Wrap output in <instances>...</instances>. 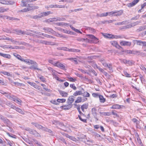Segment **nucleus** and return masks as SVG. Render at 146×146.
<instances>
[{"instance_id":"49530a36","label":"nucleus","mask_w":146,"mask_h":146,"mask_svg":"<svg viewBox=\"0 0 146 146\" xmlns=\"http://www.w3.org/2000/svg\"><path fill=\"white\" fill-rule=\"evenodd\" d=\"M126 22V21H123L121 22H119L118 23H115V25H125L126 24L125 23Z\"/></svg>"},{"instance_id":"473e14b6","label":"nucleus","mask_w":146,"mask_h":146,"mask_svg":"<svg viewBox=\"0 0 146 146\" xmlns=\"http://www.w3.org/2000/svg\"><path fill=\"white\" fill-rule=\"evenodd\" d=\"M83 94L82 91H76L74 94L73 95L74 96H77L78 95H82Z\"/></svg>"},{"instance_id":"864d4df0","label":"nucleus","mask_w":146,"mask_h":146,"mask_svg":"<svg viewBox=\"0 0 146 146\" xmlns=\"http://www.w3.org/2000/svg\"><path fill=\"white\" fill-rule=\"evenodd\" d=\"M44 36H45V37H47V38H55V37L46 34H44Z\"/></svg>"},{"instance_id":"603ef678","label":"nucleus","mask_w":146,"mask_h":146,"mask_svg":"<svg viewBox=\"0 0 146 146\" xmlns=\"http://www.w3.org/2000/svg\"><path fill=\"white\" fill-rule=\"evenodd\" d=\"M8 19L9 20H13V17H10V16H7V15H5L4 16V19Z\"/></svg>"},{"instance_id":"8fccbe9b","label":"nucleus","mask_w":146,"mask_h":146,"mask_svg":"<svg viewBox=\"0 0 146 146\" xmlns=\"http://www.w3.org/2000/svg\"><path fill=\"white\" fill-rule=\"evenodd\" d=\"M59 141H60L62 142V143H65L66 144V143L65 141V139L62 137H60L59 138Z\"/></svg>"},{"instance_id":"79ce46f5","label":"nucleus","mask_w":146,"mask_h":146,"mask_svg":"<svg viewBox=\"0 0 146 146\" xmlns=\"http://www.w3.org/2000/svg\"><path fill=\"white\" fill-rule=\"evenodd\" d=\"M78 117H79V119L82 121L86 123L87 122V119H82L81 116L79 115H78Z\"/></svg>"},{"instance_id":"6e6d98bb","label":"nucleus","mask_w":146,"mask_h":146,"mask_svg":"<svg viewBox=\"0 0 146 146\" xmlns=\"http://www.w3.org/2000/svg\"><path fill=\"white\" fill-rule=\"evenodd\" d=\"M50 102L56 105H58L59 104V103H58V102H57V101L56 100H52L50 101Z\"/></svg>"},{"instance_id":"4c0bfd02","label":"nucleus","mask_w":146,"mask_h":146,"mask_svg":"<svg viewBox=\"0 0 146 146\" xmlns=\"http://www.w3.org/2000/svg\"><path fill=\"white\" fill-rule=\"evenodd\" d=\"M42 16L40 13L38 14V15H35L33 17V19H39L41 18Z\"/></svg>"},{"instance_id":"c9c22d12","label":"nucleus","mask_w":146,"mask_h":146,"mask_svg":"<svg viewBox=\"0 0 146 146\" xmlns=\"http://www.w3.org/2000/svg\"><path fill=\"white\" fill-rule=\"evenodd\" d=\"M3 122L5 123V124H9L10 123V121L9 120L7 119L6 117H5L4 119L2 120Z\"/></svg>"},{"instance_id":"cd10ccee","label":"nucleus","mask_w":146,"mask_h":146,"mask_svg":"<svg viewBox=\"0 0 146 146\" xmlns=\"http://www.w3.org/2000/svg\"><path fill=\"white\" fill-rule=\"evenodd\" d=\"M41 14V15L42 16V17H46V16L48 15H49V14L51 13V12L50 11H47V12H43L41 13H40Z\"/></svg>"},{"instance_id":"680f3d73","label":"nucleus","mask_w":146,"mask_h":146,"mask_svg":"<svg viewBox=\"0 0 146 146\" xmlns=\"http://www.w3.org/2000/svg\"><path fill=\"white\" fill-rule=\"evenodd\" d=\"M13 84H15L16 86H22L23 85V84L21 83L18 82H13Z\"/></svg>"},{"instance_id":"f3484780","label":"nucleus","mask_w":146,"mask_h":146,"mask_svg":"<svg viewBox=\"0 0 146 146\" xmlns=\"http://www.w3.org/2000/svg\"><path fill=\"white\" fill-rule=\"evenodd\" d=\"M25 130L28 131L31 134L34 135L36 130L33 129H31L29 127H26L25 128Z\"/></svg>"},{"instance_id":"de8ad7c7","label":"nucleus","mask_w":146,"mask_h":146,"mask_svg":"<svg viewBox=\"0 0 146 146\" xmlns=\"http://www.w3.org/2000/svg\"><path fill=\"white\" fill-rule=\"evenodd\" d=\"M106 36L107 37L110 38H115L114 35L109 34H107V35Z\"/></svg>"},{"instance_id":"4d7b16f0","label":"nucleus","mask_w":146,"mask_h":146,"mask_svg":"<svg viewBox=\"0 0 146 146\" xmlns=\"http://www.w3.org/2000/svg\"><path fill=\"white\" fill-rule=\"evenodd\" d=\"M15 3V2L13 1H7V4L12 5L14 4Z\"/></svg>"},{"instance_id":"69168bd1","label":"nucleus","mask_w":146,"mask_h":146,"mask_svg":"<svg viewBox=\"0 0 146 146\" xmlns=\"http://www.w3.org/2000/svg\"><path fill=\"white\" fill-rule=\"evenodd\" d=\"M67 78L69 79L70 81L73 82H74L76 80V79H74L73 78L69 76L67 77Z\"/></svg>"},{"instance_id":"c03bdc74","label":"nucleus","mask_w":146,"mask_h":146,"mask_svg":"<svg viewBox=\"0 0 146 146\" xmlns=\"http://www.w3.org/2000/svg\"><path fill=\"white\" fill-rule=\"evenodd\" d=\"M107 67H108V68L109 70H110L111 71H112V64H108L107 66Z\"/></svg>"},{"instance_id":"20e7f679","label":"nucleus","mask_w":146,"mask_h":146,"mask_svg":"<svg viewBox=\"0 0 146 146\" xmlns=\"http://www.w3.org/2000/svg\"><path fill=\"white\" fill-rule=\"evenodd\" d=\"M122 62L124 63L128 64L129 66H132L135 62L134 61L132 60H127L125 59L123 60Z\"/></svg>"},{"instance_id":"c85d7f7f","label":"nucleus","mask_w":146,"mask_h":146,"mask_svg":"<svg viewBox=\"0 0 146 146\" xmlns=\"http://www.w3.org/2000/svg\"><path fill=\"white\" fill-rule=\"evenodd\" d=\"M145 29H146V25H145L139 27V29L137 30L136 31L137 32H139L143 31Z\"/></svg>"},{"instance_id":"3c124183","label":"nucleus","mask_w":146,"mask_h":146,"mask_svg":"<svg viewBox=\"0 0 146 146\" xmlns=\"http://www.w3.org/2000/svg\"><path fill=\"white\" fill-rule=\"evenodd\" d=\"M124 73L125 76L127 77H131V75L128 74L127 72L126 71H124Z\"/></svg>"},{"instance_id":"dca6fc26","label":"nucleus","mask_w":146,"mask_h":146,"mask_svg":"<svg viewBox=\"0 0 146 146\" xmlns=\"http://www.w3.org/2000/svg\"><path fill=\"white\" fill-rule=\"evenodd\" d=\"M15 32H16L17 34L19 35H29V34H27L26 33V32L23 31L21 30H20L18 29H15Z\"/></svg>"},{"instance_id":"f704fd0d","label":"nucleus","mask_w":146,"mask_h":146,"mask_svg":"<svg viewBox=\"0 0 146 146\" xmlns=\"http://www.w3.org/2000/svg\"><path fill=\"white\" fill-rule=\"evenodd\" d=\"M42 130L50 133H52V131L51 130L44 127H43Z\"/></svg>"},{"instance_id":"58836bf2","label":"nucleus","mask_w":146,"mask_h":146,"mask_svg":"<svg viewBox=\"0 0 146 146\" xmlns=\"http://www.w3.org/2000/svg\"><path fill=\"white\" fill-rule=\"evenodd\" d=\"M0 73L4 75H7L8 76H11L9 72L6 71H2L0 72Z\"/></svg>"},{"instance_id":"423d86ee","label":"nucleus","mask_w":146,"mask_h":146,"mask_svg":"<svg viewBox=\"0 0 146 146\" xmlns=\"http://www.w3.org/2000/svg\"><path fill=\"white\" fill-rule=\"evenodd\" d=\"M124 107V106L123 105H119L118 104H115L113 105L110 108L112 109H121Z\"/></svg>"},{"instance_id":"052dcab7","label":"nucleus","mask_w":146,"mask_h":146,"mask_svg":"<svg viewBox=\"0 0 146 146\" xmlns=\"http://www.w3.org/2000/svg\"><path fill=\"white\" fill-rule=\"evenodd\" d=\"M52 74L53 76L54 77V78L57 80L58 81H60V80H59V77H58L55 73H53Z\"/></svg>"},{"instance_id":"5fc2aeb1","label":"nucleus","mask_w":146,"mask_h":146,"mask_svg":"<svg viewBox=\"0 0 146 146\" xmlns=\"http://www.w3.org/2000/svg\"><path fill=\"white\" fill-rule=\"evenodd\" d=\"M31 31V32H33L36 34L39 35H42L44 36V35H44V34L43 33H42L38 32H37V31H32V30Z\"/></svg>"},{"instance_id":"37998d69","label":"nucleus","mask_w":146,"mask_h":146,"mask_svg":"<svg viewBox=\"0 0 146 146\" xmlns=\"http://www.w3.org/2000/svg\"><path fill=\"white\" fill-rule=\"evenodd\" d=\"M82 98L80 97H78L75 101V102L76 103H80L82 102Z\"/></svg>"},{"instance_id":"aec40b11","label":"nucleus","mask_w":146,"mask_h":146,"mask_svg":"<svg viewBox=\"0 0 146 146\" xmlns=\"http://www.w3.org/2000/svg\"><path fill=\"white\" fill-rule=\"evenodd\" d=\"M13 55L15 57H16V58L18 60H21V61H23L24 59L19 55L18 54L16 53H14Z\"/></svg>"},{"instance_id":"13d9d810","label":"nucleus","mask_w":146,"mask_h":146,"mask_svg":"<svg viewBox=\"0 0 146 146\" xmlns=\"http://www.w3.org/2000/svg\"><path fill=\"white\" fill-rule=\"evenodd\" d=\"M9 99H12L14 101H15V100H16V97L13 95H10L9 97Z\"/></svg>"},{"instance_id":"9d476101","label":"nucleus","mask_w":146,"mask_h":146,"mask_svg":"<svg viewBox=\"0 0 146 146\" xmlns=\"http://www.w3.org/2000/svg\"><path fill=\"white\" fill-rule=\"evenodd\" d=\"M55 66L62 70L65 69V66L64 65L58 62H57L55 63Z\"/></svg>"},{"instance_id":"b1692460","label":"nucleus","mask_w":146,"mask_h":146,"mask_svg":"<svg viewBox=\"0 0 146 146\" xmlns=\"http://www.w3.org/2000/svg\"><path fill=\"white\" fill-rule=\"evenodd\" d=\"M27 9L28 11H30L32 10H34L36 9H38V7L35 6H28Z\"/></svg>"},{"instance_id":"a19ab883","label":"nucleus","mask_w":146,"mask_h":146,"mask_svg":"<svg viewBox=\"0 0 146 146\" xmlns=\"http://www.w3.org/2000/svg\"><path fill=\"white\" fill-rule=\"evenodd\" d=\"M7 83L6 82H4L3 80H0V85L6 86L7 85Z\"/></svg>"},{"instance_id":"a878e982","label":"nucleus","mask_w":146,"mask_h":146,"mask_svg":"<svg viewBox=\"0 0 146 146\" xmlns=\"http://www.w3.org/2000/svg\"><path fill=\"white\" fill-rule=\"evenodd\" d=\"M0 56L8 59H9L11 57V56L10 54H3L1 52H0Z\"/></svg>"},{"instance_id":"bb28decb","label":"nucleus","mask_w":146,"mask_h":146,"mask_svg":"<svg viewBox=\"0 0 146 146\" xmlns=\"http://www.w3.org/2000/svg\"><path fill=\"white\" fill-rule=\"evenodd\" d=\"M81 90L83 92H84V93H83L82 94L83 96L87 97H90V94L89 93L84 92V90L82 88H81Z\"/></svg>"},{"instance_id":"1a4fd4ad","label":"nucleus","mask_w":146,"mask_h":146,"mask_svg":"<svg viewBox=\"0 0 146 146\" xmlns=\"http://www.w3.org/2000/svg\"><path fill=\"white\" fill-rule=\"evenodd\" d=\"M110 43L111 45L113 46H115L116 48L120 49V48H122V47L116 41H111L110 42Z\"/></svg>"},{"instance_id":"f8f14e48","label":"nucleus","mask_w":146,"mask_h":146,"mask_svg":"<svg viewBox=\"0 0 146 146\" xmlns=\"http://www.w3.org/2000/svg\"><path fill=\"white\" fill-rule=\"evenodd\" d=\"M92 114L94 116V117L95 119H96L97 120H98V119L97 117V110L95 108H93L92 109Z\"/></svg>"},{"instance_id":"72a5a7b5","label":"nucleus","mask_w":146,"mask_h":146,"mask_svg":"<svg viewBox=\"0 0 146 146\" xmlns=\"http://www.w3.org/2000/svg\"><path fill=\"white\" fill-rule=\"evenodd\" d=\"M9 10V8L5 9L4 8L2 7H0V12L4 13L5 11H7Z\"/></svg>"},{"instance_id":"2eb2a0df","label":"nucleus","mask_w":146,"mask_h":146,"mask_svg":"<svg viewBox=\"0 0 146 146\" xmlns=\"http://www.w3.org/2000/svg\"><path fill=\"white\" fill-rule=\"evenodd\" d=\"M74 96H69L67 100V104H72L74 100Z\"/></svg>"},{"instance_id":"6ab92c4d","label":"nucleus","mask_w":146,"mask_h":146,"mask_svg":"<svg viewBox=\"0 0 146 146\" xmlns=\"http://www.w3.org/2000/svg\"><path fill=\"white\" fill-rule=\"evenodd\" d=\"M31 124L34 125L36 127L39 129H42L43 127L41 125L38 124L36 123H31Z\"/></svg>"},{"instance_id":"f03ea898","label":"nucleus","mask_w":146,"mask_h":146,"mask_svg":"<svg viewBox=\"0 0 146 146\" xmlns=\"http://www.w3.org/2000/svg\"><path fill=\"white\" fill-rule=\"evenodd\" d=\"M62 50L65 51H68L70 52H80V50L79 49H75L74 48L69 49L68 48L65 47H62Z\"/></svg>"},{"instance_id":"0e129e2a","label":"nucleus","mask_w":146,"mask_h":146,"mask_svg":"<svg viewBox=\"0 0 146 146\" xmlns=\"http://www.w3.org/2000/svg\"><path fill=\"white\" fill-rule=\"evenodd\" d=\"M130 27L129 25L124 26L121 29H129Z\"/></svg>"},{"instance_id":"412c9836","label":"nucleus","mask_w":146,"mask_h":146,"mask_svg":"<svg viewBox=\"0 0 146 146\" xmlns=\"http://www.w3.org/2000/svg\"><path fill=\"white\" fill-rule=\"evenodd\" d=\"M23 62H25L26 63H28L29 65L30 64L32 65L35 61H34L32 60L29 59H24Z\"/></svg>"},{"instance_id":"393cba45","label":"nucleus","mask_w":146,"mask_h":146,"mask_svg":"<svg viewBox=\"0 0 146 146\" xmlns=\"http://www.w3.org/2000/svg\"><path fill=\"white\" fill-rule=\"evenodd\" d=\"M68 60L71 61L72 62H74L75 64H78L77 58H68Z\"/></svg>"},{"instance_id":"774afa93","label":"nucleus","mask_w":146,"mask_h":146,"mask_svg":"<svg viewBox=\"0 0 146 146\" xmlns=\"http://www.w3.org/2000/svg\"><path fill=\"white\" fill-rule=\"evenodd\" d=\"M34 135L36 137H41V136L40 135V134L39 133L37 132L36 131H35V133H34Z\"/></svg>"},{"instance_id":"39448f33","label":"nucleus","mask_w":146,"mask_h":146,"mask_svg":"<svg viewBox=\"0 0 146 146\" xmlns=\"http://www.w3.org/2000/svg\"><path fill=\"white\" fill-rule=\"evenodd\" d=\"M38 64L36 62L32 65V66L29 67V68L30 69L33 70H41V69L39 68H38Z\"/></svg>"},{"instance_id":"09e8293b","label":"nucleus","mask_w":146,"mask_h":146,"mask_svg":"<svg viewBox=\"0 0 146 146\" xmlns=\"http://www.w3.org/2000/svg\"><path fill=\"white\" fill-rule=\"evenodd\" d=\"M92 40L93 41V43H96L99 41V39L95 36L94 37L93 40Z\"/></svg>"},{"instance_id":"0eeeda50","label":"nucleus","mask_w":146,"mask_h":146,"mask_svg":"<svg viewBox=\"0 0 146 146\" xmlns=\"http://www.w3.org/2000/svg\"><path fill=\"white\" fill-rule=\"evenodd\" d=\"M140 0H134L133 2L127 4V6L129 7H132L135 5Z\"/></svg>"},{"instance_id":"ea45409f","label":"nucleus","mask_w":146,"mask_h":146,"mask_svg":"<svg viewBox=\"0 0 146 146\" xmlns=\"http://www.w3.org/2000/svg\"><path fill=\"white\" fill-rule=\"evenodd\" d=\"M27 82L30 85L33 86L34 88H36V85L35 83L33 82H30L29 81H27Z\"/></svg>"},{"instance_id":"338daca9","label":"nucleus","mask_w":146,"mask_h":146,"mask_svg":"<svg viewBox=\"0 0 146 146\" xmlns=\"http://www.w3.org/2000/svg\"><path fill=\"white\" fill-rule=\"evenodd\" d=\"M47 45H55L54 43L51 42H46V44Z\"/></svg>"},{"instance_id":"4be33fe9","label":"nucleus","mask_w":146,"mask_h":146,"mask_svg":"<svg viewBox=\"0 0 146 146\" xmlns=\"http://www.w3.org/2000/svg\"><path fill=\"white\" fill-rule=\"evenodd\" d=\"M6 105L7 106L11 107V108L13 109L15 108V106L13 104L10 102L7 101L6 102H5Z\"/></svg>"},{"instance_id":"5701e85b","label":"nucleus","mask_w":146,"mask_h":146,"mask_svg":"<svg viewBox=\"0 0 146 146\" xmlns=\"http://www.w3.org/2000/svg\"><path fill=\"white\" fill-rule=\"evenodd\" d=\"M58 91L60 94L63 97H67L68 95V94L64 91H62L60 90H59Z\"/></svg>"},{"instance_id":"6e6552de","label":"nucleus","mask_w":146,"mask_h":146,"mask_svg":"<svg viewBox=\"0 0 146 146\" xmlns=\"http://www.w3.org/2000/svg\"><path fill=\"white\" fill-rule=\"evenodd\" d=\"M43 29L45 31V32L46 33L50 34H53L54 32V31L51 28L48 27H47L46 28H44Z\"/></svg>"},{"instance_id":"ddd939ff","label":"nucleus","mask_w":146,"mask_h":146,"mask_svg":"<svg viewBox=\"0 0 146 146\" xmlns=\"http://www.w3.org/2000/svg\"><path fill=\"white\" fill-rule=\"evenodd\" d=\"M120 44L122 46H130L131 45V43L129 42L123 41L121 42Z\"/></svg>"},{"instance_id":"c756f323","label":"nucleus","mask_w":146,"mask_h":146,"mask_svg":"<svg viewBox=\"0 0 146 146\" xmlns=\"http://www.w3.org/2000/svg\"><path fill=\"white\" fill-rule=\"evenodd\" d=\"M108 15V13H104L100 14H97V16L98 17H106Z\"/></svg>"},{"instance_id":"a18cd8bd","label":"nucleus","mask_w":146,"mask_h":146,"mask_svg":"<svg viewBox=\"0 0 146 146\" xmlns=\"http://www.w3.org/2000/svg\"><path fill=\"white\" fill-rule=\"evenodd\" d=\"M7 134L9 136L11 137L12 138H16V136L15 135H13L11 133H9L7 132Z\"/></svg>"},{"instance_id":"7c9ffc66","label":"nucleus","mask_w":146,"mask_h":146,"mask_svg":"<svg viewBox=\"0 0 146 146\" xmlns=\"http://www.w3.org/2000/svg\"><path fill=\"white\" fill-rule=\"evenodd\" d=\"M13 109H15L16 110V111L24 115L25 114V113L22 111V110L20 109L19 108L15 106V108H13Z\"/></svg>"},{"instance_id":"e2e57ef3","label":"nucleus","mask_w":146,"mask_h":146,"mask_svg":"<svg viewBox=\"0 0 146 146\" xmlns=\"http://www.w3.org/2000/svg\"><path fill=\"white\" fill-rule=\"evenodd\" d=\"M140 67L141 70H144L145 72H146V68L143 64L141 65Z\"/></svg>"},{"instance_id":"4468645a","label":"nucleus","mask_w":146,"mask_h":146,"mask_svg":"<svg viewBox=\"0 0 146 146\" xmlns=\"http://www.w3.org/2000/svg\"><path fill=\"white\" fill-rule=\"evenodd\" d=\"M123 12V10H122L119 11H114V15H112V16H119L122 14Z\"/></svg>"},{"instance_id":"f257e3e1","label":"nucleus","mask_w":146,"mask_h":146,"mask_svg":"<svg viewBox=\"0 0 146 146\" xmlns=\"http://www.w3.org/2000/svg\"><path fill=\"white\" fill-rule=\"evenodd\" d=\"M133 42L134 44L133 46L136 44L138 45L146 46V42L140 40H133Z\"/></svg>"},{"instance_id":"2f4dec72","label":"nucleus","mask_w":146,"mask_h":146,"mask_svg":"<svg viewBox=\"0 0 146 146\" xmlns=\"http://www.w3.org/2000/svg\"><path fill=\"white\" fill-rule=\"evenodd\" d=\"M99 98L101 102L104 103L106 101V99L101 95H99Z\"/></svg>"},{"instance_id":"a211bd4d","label":"nucleus","mask_w":146,"mask_h":146,"mask_svg":"<svg viewBox=\"0 0 146 146\" xmlns=\"http://www.w3.org/2000/svg\"><path fill=\"white\" fill-rule=\"evenodd\" d=\"M62 134L65 136L66 137L72 140L75 141L76 140V139L75 138L69 135L68 134L63 133V134L62 133Z\"/></svg>"},{"instance_id":"9b49d317","label":"nucleus","mask_w":146,"mask_h":146,"mask_svg":"<svg viewBox=\"0 0 146 146\" xmlns=\"http://www.w3.org/2000/svg\"><path fill=\"white\" fill-rule=\"evenodd\" d=\"M76 40L80 42H86L90 43V40L87 38H84L80 37H78L77 38Z\"/></svg>"},{"instance_id":"e433bc0d","label":"nucleus","mask_w":146,"mask_h":146,"mask_svg":"<svg viewBox=\"0 0 146 146\" xmlns=\"http://www.w3.org/2000/svg\"><path fill=\"white\" fill-rule=\"evenodd\" d=\"M57 102L59 103H63L66 102V100L65 99H58L57 100Z\"/></svg>"},{"instance_id":"7ed1b4c3","label":"nucleus","mask_w":146,"mask_h":146,"mask_svg":"<svg viewBox=\"0 0 146 146\" xmlns=\"http://www.w3.org/2000/svg\"><path fill=\"white\" fill-rule=\"evenodd\" d=\"M68 104L63 105L60 107V108L62 110H67L70 109L72 108L73 106L72 104Z\"/></svg>"},{"instance_id":"bf43d9fd","label":"nucleus","mask_w":146,"mask_h":146,"mask_svg":"<svg viewBox=\"0 0 146 146\" xmlns=\"http://www.w3.org/2000/svg\"><path fill=\"white\" fill-rule=\"evenodd\" d=\"M70 87L74 90H76V88L74 84H70Z\"/></svg>"}]
</instances>
